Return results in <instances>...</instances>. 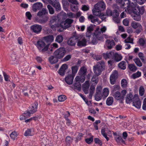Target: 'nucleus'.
<instances>
[{
  "label": "nucleus",
  "mask_w": 146,
  "mask_h": 146,
  "mask_svg": "<svg viewBox=\"0 0 146 146\" xmlns=\"http://www.w3.org/2000/svg\"><path fill=\"white\" fill-rule=\"evenodd\" d=\"M54 40L53 35H49L44 37L41 40L38 41L36 46L39 51L42 53L46 51L48 54H50L53 51L52 48L50 49L49 46L51 43Z\"/></svg>",
  "instance_id": "nucleus-1"
},
{
  "label": "nucleus",
  "mask_w": 146,
  "mask_h": 146,
  "mask_svg": "<svg viewBox=\"0 0 146 146\" xmlns=\"http://www.w3.org/2000/svg\"><path fill=\"white\" fill-rule=\"evenodd\" d=\"M106 5L103 1H100L95 4L92 11L93 14L96 16H100L101 11L106 8Z\"/></svg>",
  "instance_id": "nucleus-2"
},
{
  "label": "nucleus",
  "mask_w": 146,
  "mask_h": 146,
  "mask_svg": "<svg viewBox=\"0 0 146 146\" xmlns=\"http://www.w3.org/2000/svg\"><path fill=\"white\" fill-rule=\"evenodd\" d=\"M48 14L47 10L43 8L42 10L39 11L37 13V15L42 18L38 19V22L41 24L46 23L49 19L47 16Z\"/></svg>",
  "instance_id": "nucleus-3"
},
{
  "label": "nucleus",
  "mask_w": 146,
  "mask_h": 146,
  "mask_svg": "<svg viewBox=\"0 0 146 146\" xmlns=\"http://www.w3.org/2000/svg\"><path fill=\"white\" fill-rule=\"evenodd\" d=\"M105 63L102 61L99 62L98 64L93 66V70L95 75L98 76L100 75L104 69Z\"/></svg>",
  "instance_id": "nucleus-4"
},
{
  "label": "nucleus",
  "mask_w": 146,
  "mask_h": 146,
  "mask_svg": "<svg viewBox=\"0 0 146 146\" xmlns=\"http://www.w3.org/2000/svg\"><path fill=\"white\" fill-rule=\"evenodd\" d=\"M66 52L65 48L62 47L56 50L54 53V55L58 59L62 58Z\"/></svg>",
  "instance_id": "nucleus-5"
},
{
  "label": "nucleus",
  "mask_w": 146,
  "mask_h": 146,
  "mask_svg": "<svg viewBox=\"0 0 146 146\" xmlns=\"http://www.w3.org/2000/svg\"><path fill=\"white\" fill-rule=\"evenodd\" d=\"M38 103L37 102L34 103L31 107H29L27 111L25 112L24 114H27L28 117H30L31 114H33L37 110Z\"/></svg>",
  "instance_id": "nucleus-6"
},
{
  "label": "nucleus",
  "mask_w": 146,
  "mask_h": 146,
  "mask_svg": "<svg viewBox=\"0 0 146 146\" xmlns=\"http://www.w3.org/2000/svg\"><path fill=\"white\" fill-rule=\"evenodd\" d=\"M78 35L77 34H74L72 35L70 38L68 40V44L70 46H74L77 40H80V36H77Z\"/></svg>",
  "instance_id": "nucleus-7"
},
{
  "label": "nucleus",
  "mask_w": 146,
  "mask_h": 146,
  "mask_svg": "<svg viewBox=\"0 0 146 146\" xmlns=\"http://www.w3.org/2000/svg\"><path fill=\"white\" fill-rule=\"evenodd\" d=\"M102 88L101 86H98L96 88V92L95 95V100L97 101L101 100L102 98H104L103 96L102 93Z\"/></svg>",
  "instance_id": "nucleus-8"
},
{
  "label": "nucleus",
  "mask_w": 146,
  "mask_h": 146,
  "mask_svg": "<svg viewBox=\"0 0 146 146\" xmlns=\"http://www.w3.org/2000/svg\"><path fill=\"white\" fill-rule=\"evenodd\" d=\"M30 29L33 32L36 34H38L41 31L42 26L38 24H35L30 27Z\"/></svg>",
  "instance_id": "nucleus-9"
},
{
  "label": "nucleus",
  "mask_w": 146,
  "mask_h": 146,
  "mask_svg": "<svg viewBox=\"0 0 146 146\" xmlns=\"http://www.w3.org/2000/svg\"><path fill=\"white\" fill-rule=\"evenodd\" d=\"M131 9L134 13H137L141 15L144 13L145 11L144 7L143 6L139 7L138 6H137L133 9L132 8Z\"/></svg>",
  "instance_id": "nucleus-10"
},
{
  "label": "nucleus",
  "mask_w": 146,
  "mask_h": 146,
  "mask_svg": "<svg viewBox=\"0 0 146 146\" xmlns=\"http://www.w3.org/2000/svg\"><path fill=\"white\" fill-rule=\"evenodd\" d=\"M73 21V20L68 18L64 21H61V25L62 26H63L64 27V29H66L71 27V24Z\"/></svg>",
  "instance_id": "nucleus-11"
},
{
  "label": "nucleus",
  "mask_w": 146,
  "mask_h": 146,
  "mask_svg": "<svg viewBox=\"0 0 146 146\" xmlns=\"http://www.w3.org/2000/svg\"><path fill=\"white\" fill-rule=\"evenodd\" d=\"M133 106L139 109L141 106V102L139 100L138 96L136 95L134 96L133 100Z\"/></svg>",
  "instance_id": "nucleus-12"
},
{
  "label": "nucleus",
  "mask_w": 146,
  "mask_h": 146,
  "mask_svg": "<svg viewBox=\"0 0 146 146\" xmlns=\"http://www.w3.org/2000/svg\"><path fill=\"white\" fill-rule=\"evenodd\" d=\"M118 72L115 70L111 75L110 77V83L112 85H113L115 84L117 79L118 77Z\"/></svg>",
  "instance_id": "nucleus-13"
},
{
  "label": "nucleus",
  "mask_w": 146,
  "mask_h": 146,
  "mask_svg": "<svg viewBox=\"0 0 146 146\" xmlns=\"http://www.w3.org/2000/svg\"><path fill=\"white\" fill-rule=\"evenodd\" d=\"M121 7L124 8H127V10L129 11L132 9V7L130 5L129 0H123L120 3Z\"/></svg>",
  "instance_id": "nucleus-14"
},
{
  "label": "nucleus",
  "mask_w": 146,
  "mask_h": 146,
  "mask_svg": "<svg viewBox=\"0 0 146 146\" xmlns=\"http://www.w3.org/2000/svg\"><path fill=\"white\" fill-rule=\"evenodd\" d=\"M50 4L55 8V10L57 11H60L61 10L60 5L58 0H53L50 1Z\"/></svg>",
  "instance_id": "nucleus-15"
},
{
  "label": "nucleus",
  "mask_w": 146,
  "mask_h": 146,
  "mask_svg": "<svg viewBox=\"0 0 146 146\" xmlns=\"http://www.w3.org/2000/svg\"><path fill=\"white\" fill-rule=\"evenodd\" d=\"M80 36V40H77V45L79 46H84L86 45L87 42L85 38H83L80 35H78L77 36Z\"/></svg>",
  "instance_id": "nucleus-16"
},
{
  "label": "nucleus",
  "mask_w": 146,
  "mask_h": 146,
  "mask_svg": "<svg viewBox=\"0 0 146 146\" xmlns=\"http://www.w3.org/2000/svg\"><path fill=\"white\" fill-rule=\"evenodd\" d=\"M90 86V81L88 80L86 81L82 85L83 90L86 94L88 93Z\"/></svg>",
  "instance_id": "nucleus-17"
},
{
  "label": "nucleus",
  "mask_w": 146,
  "mask_h": 146,
  "mask_svg": "<svg viewBox=\"0 0 146 146\" xmlns=\"http://www.w3.org/2000/svg\"><path fill=\"white\" fill-rule=\"evenodd\" d=\"M68 68V66L66 64H64L58 70V73L61 76H64L65 73V70Z\"/></svg>",
  "instance_id": "nucleus-18"
},
{
  "label": "nucleus",
  "mask_w": 146,
  "mask_h": 146,
  "mask_svg": "<svg viewBox=\"0 0 146 146\" xmlns=\"http://www.w3.org/2000/svg\"><path fill=\"white\" fill-rule=\"evenodd\" d=\"M103 56L104 58L106 59L108 58L113 59L114 56V53L112 51L109 52H107L106 53H104Z\"/></svg>",
  "instance_id": "nucleus-19"
},
{
  "label": "nucleus",
  "mask_w": 146,
  "mask_h": 146,
  "mask_svg": "<svg viewBox=\"0 0 146 146\" xmlns=\"http://www.w3.org/2000/svg\"><path fill=\"white\" fill-rule=\"evenodd\" d=\"M42 7V3L37 2L34 4L33 6V10L34 12H36L37 10H40Z\"/></svg>",
  "instance_id": "nucleus-20"
},
{
  "label": "nucleus",
  "mask_w": 146,
  "mask_h": 146,
  "mask_svg": "<svg viewBox=\"0 0 146 146\" xmlns=\"http://www.w3.org/2000/svg\"><path fill=\"white\" fill-rule=\"evenodd\" d=\"M74 76L72 75H69L66 77L65 80L66 83L69 85L72 84Z\"/></svg>",
  "instance_id": "nucleus-21"
},
{
  "label": "nucleus",
  "mask_w": 146,
  "mask_h": 146,
  "mask_svg": "<svg viewBox=\"0 0 146 146\" xmlns=\"http://www.w3.org/2000/svg\"><path fill=\"white\" fill-rule=\"evenodd\" d=\"M106 42L108 48L110 49H111L115 45L114 41L113 40H111L109 39H108L106 40Z\"/></svg>",
  "instance_id": "nucleus-22"
},
{
  "label": "nucleus",
  "mask_w": 146,
  "mask_h": 146,
  "mask_svg": "<svg viewBox=\"0 0 146 146\" xmlns=\"http://www.w3.org/2000/svg\"><path fill=\"white\" fill-rule=\"evenodd\" d=\"M95 36L100 40H102L104 38V35L101 32L96 31L94 33Z\"/></svg>",
  "instance_id": "nucleus-23"
},
{
  "label": "nucleus",
  "mask_w": 146,
  "mask_h": 146,
  "mask_svg": "<svg viewBox=\"0 0 146 146\" xmlns=\"http://www.w3.org/2000/svg\"><path fill=\"white\" fill-rule=\"evenodd\" d=\"M88 19L90 20L91 22L93 23H95L96 22H98V24L100 23L101 22H98V19L96 17H95L92 15H90L88 17Z\"/></svg>",
  "instance_id": "nucleus-24"
},
{
  "label": "nucleus",
  "mask_w": 146,
  "mask_h": 146,
  "mask_svg": "<svg viewBox=\"0 0 146 146\" xmlns=\"http://www.w3.org/2000/svg\"><path fill=\"white\" fill-rule=\"evenodd\" d=\"M48 59L50 63L51 64H53L58 62V59L54 55L53 56H50Z\"/></svg>",
  "instance_id": "nucleus-25"
},
{
  "label": "nucleus",
  "mask_w": 146,
  "mask_h": 146,
  "mask_svg": "<svg viewBox=\"0 0 146 146\" xmlns=\"http://www.w3.org/2000/svg\"><path fill=\"white\" fill-rule=\"evenodd\" d=\"M71 87L74 90H76L80 91L81 89V84L80 82H75L74 84V85L71 86Z\"/></svg>",
  "instance_id": "nucleus-26"
},
{
  "label": "nucleus",
  "mask_w": 146,
  "mask_h": 146,
  "mask_svg": "<svg viewBox=\"0 0 146 146\" xmlns=\"http://www.w3.org/2000/svg\"><path fill=\"white\" fill-rule=\"evenodd\" d=\"M85 79V77L81 76H77L75 78V80L76 82H83Z\"/></svg>",
  "instance_id": "nucleus-27"
},
{
  "label": "nucleus",
  "mask_w": 146,
  "mask_h": 146,
  "mask_svg": "<svg viewBox=\"0 0 146 146\" xmlns=\"http://www.w3.org/2000/svg\"><path fill=\"white\" fill-rule=\"evenodd\" d=\"M87 72V69L84 66L80 68L79 71V73L81 76H82L85 77L86 74Z\"/></svg>",
  "instance_id": "nucleus-28"
},
{
  "label": "nucleus",
  "mask_w": 146,
  "mask_h": 146,
  "mask_svg": "<svg viewBox=\"0 0 146 146\" xmlns=\"http://www.w3.org/2000/svg\"><path fill=\"white\" fill-rule=\"evenodd\" d=\"M97 76L94 75L93 76L91 81V82L92 83V85H96L98 82V79Z\"/></svg>",
  "instance_id": "nucleus-29"
},
{
  "label": "nucleus",
  "mask_w": 146,
  "mask_h": 146,
  "mask_svg": "<svg viewBox=\"0 0 146 146\" xmlns=\"http://www.w3.org/2000/svg\"><path fill=\"white\" fill-rule=\"evenodd\" d=\"M116 142L118 143H122L125 144V141L123 140L121 135H116V136L115 137Z\"/></svg>",
  "instance_id": "nucleus-30"
},
{
  "label": "nucleus",
  "mask_w": 146,
  "mask_h": 146,
  "mask_svg": "<svg viewBox=\"0 0 146 146\" xmlns=\"http://www.w3.org/2000/svg\"><path fill=\"white\" fill-rule=\"evenodd\" d=\"M122 57L121 54L116 53L114 54V56L113 59L117 62L120 61L122 59Z\"/></svg>",
  "instance_id": "nucleus-31"
},
{
  "label": "nucleus",
  "mask_w": 146,
  "mask_h": 146,
  "mask_svg": "<svg viewBox=\"0 0 146 146\" xmlns=\"http://www.w3.org/2000/svg\"><path fill=\"white\" fill-rule=\"evenodd\" d=\"M113 96L114 98L117 100H121V93L119 91L115 92Z\"/></svg>",
  "instance_id": "nucleus-32"
},
{
  "label": "nucleus",
  "mask_w": 146,
  "mask_h": 146,
  "mask_svg": "<svg viewBox=\"0 0 146 146\" xmlns=\"http://www.w3.org/2000/svg\"><path fill=\"white\" fill-rule=\"evenodd\" d=\"M119 68L121 69L124 70L126 69V62L125 61H123L120 62L118 64Z\"/></svg>",
  "instance_id": "nucleus-33"
},
{
  "label": "nucleus",
  "mask_w": 146,
  "mask_h": 146,
  "mask_svg": "<svg viewBox=\"0 0 146 146\" xmlns=\"http://www.w3.org/2000/svg\"><path fill=\"white\" fill-rule=\"evenodd\" d=\"M71 69L72 70V75L75 76V74L77 73L78 70V66L76 65L73 66L72 67Z\"/></svg>",
  "instance_id": "nucleus-34"
},
{
  "label": "nucleus",
  "mask_w": 146,
  "mask_h": 146,
  "mask_svg": "<svg viewBox=\"0 0 146 146\" xmlns=\"http://www.w3.org/2000/svg\"><path fill=\"white\" fill-rule=\"evenodd\" d=\"M113 98L112 97H108L106 100V104L108 106L111 105L113 102Z\"/></svg>",
  "instance_id": "nucleus-35"
},
{
  "label": "nucleus",
  "mask_w": 146,
  "mask_h": 146,
  "mask_svg": "<svg viewBox=\"0 0 146 146\" xmlns=\"http://www.w3.org/2000/svg\"><path fill=\"white\" fill-rule=\"evenodd\" d=\"M133 96L131 94H128L126 99V102L129 103L132 102Z\"/></svg>",
  "instance_id": "nucleus-36"
},
{
  "label": "nucleus",
  "mask_w": 146,
  "mask_h": 146,
  "mask_svg": "<svg viewBox=\"0 0 146 146\" xmlns=\"http://www.w3.org/2000/svg\"><path fill=\"white\" fill-rule=\"evenodd\" d=\"M127 82L125 79H123L121 81V87L123 88H125L127 87Z\"/></svg>",
  "instance_id": "nucleus-37"
},
{
  "label": "nucleus",
  "mask_w": 146,
  "mask_h": 146,
  "mask_svg": "<svg viewBox=\"0 0 146 146\" xmlns=\"http://www.w3.org/2000/svg\"><path fill=\"white\" fill-rule=\"evenodd\" d=\"M109 91L108 89L107 88H104L103 90V93H102L103 96L104 98H105L108 95Z\"/></svg>",
  "instance_id": "nucleus-38"
},
{
  "label": "nucleus",
  "mask_w": 146,
  "mask_h": 146,
  "mask_svg": "<svg viewBox=\"0 0 146 146\" xmlns=\"http://www.w3.org/2000/svg\"><path fill=\"white\" fill-rule=\"evenodd\" d=\"M119 15V13L118 11L116 9H115L112 12L111 16L113 17L114 18H116L118 17Z\"/></svg>",
  "instance_id": "nucleus-39"
},
{
  "label": "nucleus",
  "mask_w": 146,
  "mask_h": 146,
  "mask_svg": "<svg viewBox=\"0 0 146 146\" xmlns=\"http://www.w3.org/2000/svg\"><path fill=\"white\" fill-rule=\"evenodd\" d=\"M128 68L131 71H135L137 69V67L133 64H129L128 65Z\"/></svg>",
  "instance_id": "nucleus-40"
},
{
  "label": "nucleus",
  "mask_w": 146,
  "mask_h": 146,
  "mask_svg": "<svg viewBox=\"0 0 146 146\" xmlns=\"http://www.w3.org/2000/svg\"><path fill=\"white\" fill-rule=\"evenodd\" d=\"M63 38L62 36L58 35L56 37L55 40L59 43H61L63 41Z\"/></svg>",
  "instance_id": "nucleus-41"
},
{
  "label": "nucleus",
  "mask_w": 146,
  "mask_h": 146,
  "mask_svg": "<svg viewBox=\"0 0 146 146\" xmlns=\"http://www.w3.org/2000/svg\"><path fill=\"white\" fill-rule=\"evenodd\" d=\"M134 61L138 66L139 67H141L142 66V64L139 58H136L134 59Z\"/></svg>",
  "instance_id": "nucleus-42"
},
{
  "label": "nucleus",
  "mask_w": 146,
  "mask_h": 146,
  "mask_svg": "<svg viewBox=\"0 0 146 146\" xmlns=\"http://www.w3.org/2000/svg\"><path fill=\"white\" fill-rule=\"evenodd\" d=\"M132 27L134 29H136L141 26V25L138 23L134 22H133L131 23Z\"/></svg>",
  "instance_id": "nucleus-43"
},
{
  "label": "nucleus",
  "mask_w": 146,
  "mask_h": 146,
  "mask_svg": "<svg viewBox=\"0 0 146 146\" xmlns=\"http://www.w3.org/2000/svg\"><path fill=\"white\" fill-rule=\"evenodd\" d=\"M77 4H72L71 5L70 7L72 10L73 11H76L78 9Z\"/></svg>",
  "instance_id": "nucleus-44"
},
{
  "label": "nucleus",
  "mask_w": 146,
  "mask_h": 146,
  "mask_svg": "<svg viewBox=\"0 0 146 146\" xmlns=\"http://www.w3.org/2000/svg\"><path fill=\"white\" fill-rule=\"evenodd\" d=\"M17 133L15 131H13L10 135V137L11 139L13 140L15 139V138L17 136Z\"/></svg>",
  "instance_id": "nucleus-45"
},
{
  "label": "nucleus",
  "mask_w": 146,
  "mask_h": 146,
  "mask_svg": "<svg viewBox=\"0 0 146 146\" xmlns=\"http://www.w3.org/2000/svg\"><path fill=\"white\" fill-rule=\"evenodd\" d=\"M66 99V96L64 95H61L59 96L58 97V101L60 102L64 101Z\"/></svg>",
  "instance_id": "nucleus-46"
},
{
  "label": "nucleus",
  "mask_w": 146,
  "mask_h": 146,
  "mask_svg": "<svg viewBox=\"0 0 146 146\" xmlns=\"http://www.w3.org/2000/svg\"><path fill=\"white\" fill-rule=\"evenodd\" d=\"M135 14V15L133 17L134 19L137 21H139L141 20V15L137 13Z\"/></svg>",
  "instance_id": "nucleus-47"
},
{
  "label": "nucleus",
  "mask_w": 146,
  "mask_h": 146,
  "mask_svg": "<svg viewBox=\"0 0 146 146\" xmlns=\"http://www.w3.org/2000/svg\"><path fill=\"white\" fill-rule=\"evenodd\" d=\"M47 7L49 10V13L50 14H53L54 13V10L52 7L49 5H47Z\"/></svg>",
  "instance_id": "nucleus-48"
},
{
  "label": "nucleus",
  "mask_w": 146,
  "mask_h": 146,
  "mask_svg": "<svg viewBox=\"0 0 146 146\" xmlns=\"http://www.w3.org/2000/svg\"><path fill=\"white\" fill-rule=\"evenodd\" d=\"M57 18L56 17H53L50 21L49 25H51L54 23H56L57 20Z\"/></svg>",
  "instance_id": "nucleus-49"
},
{
  "label": "nucleus",
  "mask_w": 146,
  "mask_h": 146,
  "mask_svg": "<svg viewBox=\"0 0 146 146\" xmlns=\"http://www.w3.org/2000/svg\"><path fill=\"white\" fill-rule=\"evenodd\" d=\"M140 45L141 46H143L146 43V40L143 38H141L139 40Z\"/></svg>",
  "instance_id": "nucleus-50"
},
{
  "label": "nucleus",
  "mask_w": 146,
  "mask_h": 146,
  "mask_svg": "<svg viewBox=\"0 0 146 146\" xmlns=\"http://www.w3.org/2000/svg\"><path fill=\"white\" fill-rule=\"evenodd\" d=\"M133 38H131L130 36L128 37L126 39L124 40L125 43H133Z\"/></svg>",
  "instance_id": "nucleus-51"
},
{
  "label": "nucleus",
  "mask_w": 146,
  "mask_h": 146,
  "mask_svg": "<svg viewBox=\"0 0 146 146\" xmlns=\"http://www.w3.org/2000/svg\"><path fill=\"white\" fill-rule=\"evenodd\" d=\"M139 95L141 96H142L144 94L145 92V90L143 86H141L139 89Z\"/></svg>",
  "instance_id": "nucleus-52"
},
{
  "label": "nucleus",
  "mask_w": 146,
  "mask_h": 146,
  "mask_svg": "<svg viewBox=\"0 0 146 146\" xmlns=\"http://www.w3.org/2000/svg\"><path fill=\"white\" fill-rule=\"evenodd\" d=\"M141 73L139 71L137 72L136 73L133 74L132 75L133 78L135 79L141 76Z\"/></svg>",
  "instance_id": "nucleus-53"
},
{
  "label": "nucleus",
  "mask_w": 146,
  "mask_h": 146,
  "mask_svg": "<svg viewBox=\"0 0 146 146\" xmlns=\"http://www.w3.org/2000/svg\"><path fill=\"white\" fill-rule=\"evenodd\" d=\"M73 140V139L70 136H68L66 137V141L67 143L70 144L72 142Z\"/></svg>",
  "instance_id": "nucleus-54"
},
{
  "label": "nucleus",
  "mask_w": 146,
  "mask_h": 146,
  "mask_svg": "<svg viewBox=\"0 0 146 146\" xmlns=\"http://www.w3.org/2000/svg\"><path fill=\"white\" fill-rule=\"evenodd\" d=\"M71 57L72 56L71 55H67L62 60L63 62L67 61L71 59Z\"/></svg>",
  "instance_id": "nucleus-55"
},
{
  "label": "nucleus",
  "mask_w": 146,
  "mask_h": 146,
  "mask_svg": "<svg viewBox=\"0 0 146 146\" xmlns=\"http://www.w3.org/2000/svg\"><path fill=\"white\" fill-rule=\"evenodd\" d=\"M138 56L142 62L145 63V60L144 59V56L142 52H139L138 54Z\"/></svg>",
  "instance_id": "nucleus-56"
},
{
  "label": "nucleus",
  "mask_w": 146,
  "mask_h": 146,
  "mask_svg": "<svg viewBox=\"0 0 146 146\" xmlns=\"http://www.w3.org/2000/svg\"><path fill=\"white\" fill-rule=\"evenodd\" d=\"M94 141L96 143L100 145H102V141L99 138H95L94 139Z\"/></svg>",
  "instance_id": "nucleus-57"
},
{
  "label": "nucleus",
  "mask_w": 146,
  "mask_h": 146,
  "mask_svg": "<svg viewBox=\"0 0 146 146\" xmlns=\"http://www.w3.org/2000/svg\"><path fill=\"white\" fill-rule=\"evenodd\" d=\"M31 129H28L24 133V135L26 136L31 135Z\"/></svg>",
  "instance_id": "nucleus-58"
},
{
  "label": "nucleus",
  "mask_w": 146,
  "mask_h": 146,
  "mask_svg": "<svg viewBox=\"0 0 146 146\" xmlns=\"http://www.w3.org/2000/svg\"><path fill=\"white\" fill-rule=\"evenodd\" d=\"M97 38L95 36V35L93 36L92 40L91 42L93 44H96L98 43Z\"/></svg>",
  "instance_id": "nucleus-59"
},
{
  "label": "nucleus",
  "mask_w": 146,
  "mask_h": 146,
  "mask_svg": "<svg viewBox=\"0 0 146 146\" xmlns=\"http://www.w3.org/2000/svg\"><path fill=\"white\" fill-rule=\"evenodd\" d=\"M127 91L125 90H123L121 91V100H123L124 99V97Z\"/></svg>",
  "instance_id": "nucleus-60"
},
{
  "label": "nucleus",
  "mask_w": 146,
  "mask_h": 146,
  "mask_svg": "<svg viewBox=\"0 0 146 146\" xmlns=\"http://www.w3.org/2000/svg\"><path fill=\"white\" fill-rule=\"evenodd\" d=\"M120 88L119 86L117 85H114L112 88V91H115L117 90H118Z\"/></svg>",
  "instance_id": "nucleus-61"
},
{
  "label": "nucleus",
  "mask_w": 146,
  "mask_h": 146,
  "mask_svg": "<svg viewBox=\"0 0 146 146\" xmlns=\"http://www.w3.org/2000/svg\"><path fill=\"white\" fill-rule=\"evenodd\" d=\"M83 136V135L82 133H80L78 135V136L76 138L75 141L76 142H77L78 141L80 140L81 139V137Z\"/></svg>",
  "instance_id": "nucleus-62"
},
{
  "label": "nucleus",
  "mask_w": 146,
  "mask_h": 146,
  "mask_svg": "<svg viewBox=\"0 0 146 146\" xmlns=\"http://www.w3.org/2000/svg\"><path fill=\"white\" fill-rule=\"evenodd\" d=\"M137 29H136L135 32L137 34H138L140 33L143 30L142 26Z\"/></svg>",
  "instance_id": "nucleus-63"
},
{
  "label": "nucleus",
  "mask_w": 146,
  "mask_h": 146,
  "mask_svg": "<svg viewBox=\"0 0 146 146\" xmlns=\"http://www.w3.org/2000/svg\"><path fill=\"white\" fill-rule=\"evenodd\" d=\"M86 142L88 144H90L93 141V137H91L89 138L86 139Z\"/></svg>",
  "instance_id": "nucleus-64"
}]
</instances>
